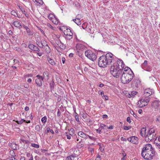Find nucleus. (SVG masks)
<instances>
[{
	"mask_svg": "<svg viewBox=\"0 0 160 160\" xmlns=\"http://www.w3.org/2000/svg\"><path fill=\"white\" fill-rule=\"evenodd\" d=\"M154 151L151 144H146L145 147L142 149V152H152Z\"/></svg>",
	"mask_w": 160,
	"mask_h": 160,
	"instance_id": "f8f14e48",
	"label": "nucleus"
},
{
	"mask_svg": "<svg viewBox=\"0 0 160 160\" xmlns=\"http://www.w3.org/2000/svg\"><path fill=\"white\" fill-rule=\"evenodd\" d=\"M138 92L136 91H133L131 92V96H134L137 94Z\"/></svg>",
	"mask_w": 160,
	"mask_h": 160,
	"instance_id": "58836bf2",
	"label": "nucleus"
},
{
	"mask_svg": "<svg viewBox=\"0 0 160 160\" xmlns=\"http://www.w3.org/2000/svg\"><path fill=\"white\" fill-rule=\"evenodd\" d=\"M40 2H38L40 4L42 5L43 4V2L42 0H40ZM37 2V1H36Z\"/></svg>",
	"mask_w": 160,
	"mask_h": 160,
	"instance_id": "13d9d810",
	"label": "nucleus"
},
{
	"mask_svg": "<svg viewBox=\"0 0 160 160\" xmlns=\"http://www.w3.org/2000/svg\"><path fill=\"white\" fill-rule=\"evenodd\" d=\"M47 59L49 63L52 66H54L56 65V63L54 61V60L51 58L50 57H47Z\"/></svg>",
	"mask_w": 160,
	"mask_h": 160,
	"instance_id": "aec40b11",
	"label": "nucleus"
},
{
	"mask_svg": "<svg viewBox=\"0 0 160 160\" xmlns=\"http://www.w3.org/2000/svg\"><path fill=\"white\" fill-rule=\"evenodd\" d=\"M43 78H46L48 80V73L47 71H45L43 74Z\"/></svg>",
	"mask_w": 160,
	"mask_h": 160,
	"instance_id": "c85d7f7f",
	"label": "nucleus"
},
{
	"mask_svg": "<svg viewBox=\"0 0 160 160\" xmlns=\"http://www.w3.org/2000/svg\"><path fill=\"white\" fill-rule=\"evenodd\" d=\"M40 127L39 125H37L36 126L35 129L36 130L39 131L40 130Z\"/></svg>",
	"mask_w": 160,
	"mask_h": 160,
	"instance_id": "a18cd8bd",
	"label": "nucleus"
},
{
	"mask_svg": "<svg viewBox=\"0 0 160 160\" xmlns=\"http://www.w3.org/2000/svg\"><path fill=\"white\" fill-rule=\"evenodd\" d=\"M26 157L28 158V160H33V156L30 153H27L26 154Z\"/></svg>",
	"mask_w": 160,
	"mask_h": 160,
	"instance_id": "cd10ccee",
	"label": "nucleus"
},
{
	"mask_svg": "<svg viewBox=\"0 0 160 160\" xmlns=\"http://www.w3.org/2000/svg\"><path fill=\"white\" fill-rule=\"evenodd\" d=\"M20 160H25V158L24 157H22L20 159Z\"/></svg>",
	"mask_w": 160,
	"mask_h": 160,
	"instance_id": "774afa93",
	"label": "nucleus"
},
{
	"mask_svg": "<svg viewBox=\"0 0 160 160\" xmlns=\"http://www.w3.org/2000/svg\"><path fill=\"white\" fill-rule=\"evenodd\" d=\"M31 146L34 148H39V145L34 143H32L31 144Z\"/></svg>",
	"mask_w": 160,
	"mask_h": 160,
	"instance_id": "c9c22d12",
	"label": "nucleus"
},
{
	"mask_svg": "<svg viewBox=\"0 0 160 160\" xmlns=\"http://www.w3.org/2000/svg\"><path fill=\"white\" fill-rule=\"evenodd\" d=\"M131 128V127H128L126 126H124L123 127V129L125 130H128L130 129Z\"/></svg>",
	"mask_w": 160,
	"mask_h": 160,
	"instance_id": "a19ab883",
	"label": "nucleus"
},
{
	"mask_svg": "<svg viewBox=\"0 0 160 160\" xmlns=\"http://www.w3.org/2000/svg\"><path fill=\"white\" fill-rule=\"evenodd\" d=\"M76 52L78 54L81 56L85 50L86 49V47L82 44L78 43L76 46Z\"/></svg>",
	"mask_w": 160,
	"mask_h": 160,
	"instance_id": "39448f33",
	"label": "nucleus"
},
{
	"mask_svg": "<svg viewBox=\"0 0 160 160\" xmlns=\"http://www.w3.org/2000/svg\"><path fill=\"white\" fill-rule=\"evenodd\" d=\"M114 61L113 55L111 53H108L105 55L102 56L98 58V65L100 67L104 68Z\"/></svg>",
	"mask_w": 160,
	"mask_h": 160,
	"instance_id": "f257e3e1",
	"label": "nucleus"
},
{
	"mask_svg": "<svg viewBox=\"0 0 160 160\" xmlns=\"http://www.w3.org/2000/svg\"><path fill=\"white\" fill-rule=\"evenodd\" d=\"M160 105V103L158 101H154L152 104V106L155 109H157Z\"/></svg>",
	"mask_w": 160,
	"mask_h": 160,
	"instance_id": "a211bd4d",
	"label": "nucleus"
},
{
	"mask_svg": "<svg viewBox=\"0 0 160 160\" xmlns=\"http://www.w3.org/2000/svg\"><path fill=\"white\" fill-rule=\"evenodd\" d=\"M23 28H24L26 30L28 36H32L33 34L32 32L31 31L30 29L28 27L25 25L23 26Z\"/></svg>",
	"mask_w": 160,
	"mask_h": 160,
	"instance_id": "6ab92c4d",
	"label": "nucleus"
},
{
	"mask_svg": "<svg viewBox=\"0 0 160 160\" xmlns=\"http://www.w3.org/2000/svg\"><path fill=\"white\" fill-rule=\"evenodd\" d=\"M156 120L158 122H160V116H157Z\"/></svg>",
	"mask_w": 160,
	"mask_h": 160,
	"instance_id": "4d7b16f0",
	"label": "nucleus"
},
{
	"mask_svg": "<svg viewBox=\"0 0 160 160\" xmlns=\"http://www.w3.org/2000/svg\"><path fill=\"white\" fill-rule=\"evenodd\" d=\"M11 14L12 15L14 16L15 17H18V18H19V17L18 16V14H17L16 11L14 10L12 11L11 12Z\"/></svg>",
	"mask_w": 160,
	"mask_h": 160,
	"instance_id": "473e14b6",
	"label": "nucleus"
},
{
	"mask_svg": "<svg viewBox=\"0 0 160 160\" xmlns=\"http://www.w3.org/2000/svg\"><path fill=\"white\" fill-rule=\"evenodd\" d=\"M113 127L112 126V125H111L108 128L109 129H113Z\"/></svg>",
	"mask_w": 160,
	"mask_h": 160,
	"instance_id": "338daca9",
	"label": "nucleus"
},
{
	"mask_svg": "<svg viewBox=\"0 0 160 160\" xmlns=\"http://www.w3.org/2000/svg\"><path fill=\"white\" fill-rule=\"evenodd\" d=\"M146 130L145 128H142L141 129L140 134L142 136L146 137V135L147 134L146 133Z\"/></svg>",
	"mask_w": 160,
	"mask_h": 160,
	"instance_id": "4be33fe9",
	"label": "nucleus"
},
{
	"mask_svg": "<svg viewBox=\"0 0 160 160\" xmlns=\"http://www.w3.org/2000/svg\"><path fill=\"white\" fill-rule=\"evenodd\" d=\"M14 49L18 51H21V49L20 48L18 47H16Z\"/></svg>",
	"mask_w": 160,
	"mask_h": 160,
	"instance_id": "864d4df0",
	"label": "nucleus"
},
{
	"mask_svg": "<svg viewBox=\"0 0 160 160\" xmlns=\"http://www.w3.org/2000/svg\"><path fill=\"white\" fill-rule=\"evenodd\" d=\"M45 51L48 53H49L51 52V49L48 45L45 47Z\"/></svg>",
	"mask_w": 160,
	"mask_h": 160,
	"instance_id": "2f4dec72",
	"label": "nucleus"
},
{
	"mask_svg": "<svg viewBox=\"0 0 160 160\" xmlns=\"http://www.w3.org/2000/svg\"><path fill=\"white\" fill-rule=\"evenodd\" d=\"M110 72L113 77L117 78L119 77L122 71L119 68L112 65L110 68Z\"/></svg>",
	"mask_w": 160,
	"mask_h": 160,
	"instance_id": "7ed1b4c3",
	"label": "nucleus"
},
{
	"mask_svg": "<svg viewBox=\"0 0 160 160\" xmlns=\"http://www.w3.org/2000/svg\"><path fill=\"white\" fill-rule=\"evenodd\" d=\"M62 63L64 64L65 63V59L64 58H62Z\"/></svg>",
	"mask_w": 160,
	"mask_h": 160,
	"instance_id": "052dcab7",
	"label": "nucleus"
},
{
	"mask_svg": "<svg viewBox=\"0 0 160 160\" xmlns=\"http://www.w3.org/2000/svg\"><path fill=\"white\" fill-rule=\"evenodd\" d=\"M98 144L99 146V149L101 152L103 151L104 150V148H103V146H102V145L101 143H98Z\"/></svg>",
	"mask_w": 160,
	"mask_h": 160,
	"instance_id": "4c0bfd02",
	"label": "nucleus"
},
{
	"mask_svg": "<svg viewBox=\"0 0 160 160\" xmlns=\"http://www.w3.org/2000/svg\"><path fill=\"white\" fill-rule=\"evenodd\" d=\"M32 81V80L31 78H29L27 80V82L29 83H31Z\"/></svg>",
	"mask_w": 160,
	"mask_h": 160,
	"instance_id": "69168bd1",
	"label": "nucleus"
},
{
	"mask_svg": "<svg viewBox=\"0 0 160 160\" xmlns=\"http://www.w3.org/2000/svg\"><path fill=\"white\" fill-rule=\"evenodd\" d=\"M24 87L26 88H28L29 87V85L27 83L24 84Z\"/></svg>",
	"mask_w": 160,
	"mask_h": 160,
	"instance_id": "6e6d98bb",
	"label": "nucleus"
},
{
	"mask_svg": "<svg viewBox=\"0 0 160 160\" xmlns=\"http://www.w3.org/2000/svg\"><path fill=\"white\" fill-rule=\"evenodd\" d=\"M47 117L46 116L42 117L41 119V121L43 123H45L47 121Z\"/></svg>",
	"mask_w": 160,
	"mask_h": 160,
	"instance_id": "f704fd0d",
	"label": "nucleus"
},
{
	"mask_svg": "<svg viewBox=\"0 0 160 160\" xmlns=\"http://www.w3.org/2000/svg\"><path fill=\"white\" fill-rule=\"evenodd\" d=\"M134 74L131 69L128 67H126L121 77V82L123 84L129 83L133 78Z\"/></svg>",
	"mask_w": 160,
	"mask_h": 160,
	"instance_id": "f03ea898",
	"label": "nucleus"
},
{
	"mask_svg": "<svg viewBox=\"0 0 160 160\" xmlns=\"http://www.w3.org/2000/svg\"><path fill=\"white\" fill-rule=\"evenodd\" d=\"M127 139L129 141L134 144H138L139 143L138 138L135 136H133L128 138Z\"/></svg>",
	"mask_w": 160,
	"mask_h": 160,
	"instance_id": "ddd939ff",
	"label": "nucleus"
},
{
	"mask_svg": "<svg viewBox=\"0 0 160 160\" xmlns=\"http://www.w3.org/2000/svg\"><path fill=\"white\" fill-rule=\"evenodd\" d=\"M106 126V125H105L101 123L100 124L99 128H100V129H101V130H102V129H104V127Z\"/></svg>",
	"mask_w": 160,
	"mask_h": 160,
	"instance_id": "ea45409f",
	"label": "nucleus"
},
{
	"mask_svg": "<svg viewBox=\"0 0 160 160\" xmlns=\"http://www.w3.org/2000/svg\"><path fill=\"white\" fill-rule=\"evenodd\" d=\"M51 132L52 134H53L54 133V131H53L52 129H50V128H47V132Z\"/></svg>",
	"mask_w": 160,
	"mask_h": 160,
	"instance_id": "79ce46f5",
	"label": "nucleus"
},
{
	"mask_svg": "<svg viewBox=\"0 0 160 160\" xmlns=\"http://www.w3.org/2000/svg\"><path fill=\"white\" fill-rule=\"evenodd\" d=\"M85 55L90 59L93 61L97 58L96 55L90 50L85 51L84 52Z\"/></svg>",
	"mask_w": 160,
	"mask_h": 160,
	"instance_id": "1a4fd4ad",
	"label": "nucleus"
},
{
	"mask_svg": "<svg viewBox=\"0 0 160 160\" xmlns=\"http://www.w3.org/2000/svg\"><path fill=\"white\" fill-rule=\"evenodd\" d=\"M73 35H65V37L66 39L68 40H70L72 38Z\"/></svg>",
	"mask_w": 160,
	"mask_h": 160,
	"instance_id": "c756f323",
	"label": "nucleus"
},
{
	"mask_svg": "<svg viewBox=\"0 0 160 160\" xmlns=\"http://www.w3.org/2000/svg\"><path fill=\"white\" fill-rule=\"evenodd\" d=\"M29 110V108L28 106H26L25 108V110L26 111H28Z\"/></svg>",
	"mask_w": 160,
	"mask_h": 160,
	"instance_id": "e2e57ef3",
	"label": "nucleus"
},
{
	"mask_svg": "<svg viewBox=\"0 0 160 160\" xmlns=\"http://www.w3.org/2000/svg\"><path fill=\"white\" fill-rule=\"evenodd\" d=\"M127 121L129 123H130L131 122V120L130 118L129 117H128L127 118Z\"/></svg>",
	"mask_w": 160,
	"mask_h": 160,
	"instance_id": "49530a36",
	"label": "nucleus"
},
{
	"mask_svg": "<svg viewBox=\"0 0 160 160\" xmlns=\"http://www.w3.org/2000/svg\"><path fill=\"white\" fill-rule=\"evenodd\" d=\"M47 26L48 27V29H49L50 30H56V28L53 27L52 26L50 23H48L47 24Z\"/></svg>",
	"mask_w": 160,
	"mask_h": 160,
	"instance_id": "a878e982",
	"label": "nucleus"
},
{
	"mask_svg": "<svg viewBox=\"0 0 160 160\" xmlns=\"http://www.w3.org/2000/svg\"><path fill=\"white\" fill-rule=\"evenodd\" d=\"M98 93L99 94H101L102 95V97H103L104 96V93L103 92H98Z\"/></svg>",
	"mask_w": 160,
	"mask_h": 160,
	"instance_id": "603ef678",
	"label": "nucleus"
},
{
	"mask_svg": "<svg viewBox=\"0 0 160 160\" xmlns=\"http://www.w3.org/2000/svg\"><path fill=\"white\" fill-rule=\"evenodd\" d=\"M156 138L155 130L153 128H151L148 131V133L145 138V140L146 142H149Z\"/></svg>",
	"mask_w": 160,
	"mask_h": 160,
	"instance_id": "20e7f679",
	"label": "nucleus"
},
{
	"mask_svg": "<svg viewBox=\"0 0 160 160\" xmlns=\"http://www.w3.org/2000/svg\"><path fill=\"white\" fill-rule=\"evenodd\" d=\"M112 63H113V64H112V65L115 67L116 66L118 68H119L121 69L122 71L123 69L124 70V64L122 60L118 59L117 61L116 62V60H115V61L113 62H112Z\"/></svg>",
	"mask_w": 160,
	"mask_h": 160,
	"instance_id": "6e6552de",
	"label": "nucleus"
},
{
	"mask_svg": "<svg viewBox=\"0 0 160 160\" xmlns=\"http://www.w3.org/2000/svg\"><path fill=\"white\" fill-rule=\"evenodd\" d=\"M155 151L152 152H142V156L145 159L151 160L152 159V157L154 156Z\"/></svg>",
	"mask_w": 160,
	"mask_h": 160,
	"instance_id": "423d86ee",
	"label": "nucleus"
},
{
	"mask_svg": "<svg viewBox=\"0 0 160 160\" xmlns=\"http://www.w3.org/2000/svg\"><path fill=\"white\" fill-rule=\"evenodd\" d=\"M61 114V112L59 110H58L57 112V115L58 116H60Z\"/></svg>",
	"mask_w": 160,
	"mask_h": 160,
	"instance_id": "0e129e2a",
	"label": "nucleus"
},
{
	"mask_svg": "<svg viewBox=\"0 0 160 160\" xmlns=\"http://www.w3.org/2000/svg\"><path fill=\"white\" fill-rule=\"evenodd\" d=\"M82 117L83 118L85 119L87 118L86 114L85 113H83L82 115Z\"/></svg>",
	"mask_w": 160,
	"mask_h": 160,
	"instance_id": "09e8293b",
	"label": "nucleus"
},
{
	"mask_svg": "<svg viewBox=\"0 0 160 160\" xmlns=\"http://www.w3.org/2000/svg\"><path fill=\"white\" fill-rule=\"evenodd\" d=\"M89 150L90 152L92 154L94 152V149L93 148H89Z\"/></svg>",
	"mask_w": 160,
	"mask_h": 160,
	"instance_id": "37998d69",
	"label": "nucleus"
},
{
	"mask_svg": "<svg viewBox=\"0 0 160 160\" xmlns=\"http://www.w3.org/2000/svg\"><path fill=\"white\" fill-rule=\"evenodd\" d=\"M14 26L17 28H20L22 27L21 23L17 21H14L13 22Z\"/></svg>",
	"mask_w": 160,
	"mask_h": 160,
	"instance_id": "5701e85b",
	"label": "nucleus"
},
{
	"mask_svg": "<svg viewBox=\"0 0 160 160\" xmlns=\"http://www.w3.org/2000/svg\"><path fill=\"white\" fill-rule=\"evenodd\" d=\"M73 21L78 25H79L81 24L80 19L78 18H76L75 19H73Z\"/></svg>",
	"mask_w": 160,
	"mask_h": 160,
	"instance_id": "393cba45",
	"label": "nucleus"
},
{
	"mask_svg": "<svg viewBox=\"0 0 160 160\" xmlns=\"http://www.w3.org/2000/svg\"><path fill=\"white\" fill-rule=\"evenodd\" d=\"M150 101V98L145 97L144 98H142L138 101V106L140 108H142L147 106Z\"/></svg>",
	"mask_w": 160,
	"mask_h": 160,
	"instance_id": "0eeeda50",
	"label": "nucleus"
},
{
	"mask_svg": "<svg viewBox=\"0 0 160 160\" xmlns=\"http://www.w3.org/2000/svg\"><path fill=\"white\" fill-rule=\"evenodd\" d=\"M101 129H100V128H99L98 129L96 130L97 132L98 133H101Z\"/></svg>",
	"mask_w": 160,
	"mask_h": 160,
	"instance_id": "de8ad7c7",
	"label": "nucleus"
},
{
	"mask_svg": "<svg viewBox=\"0 0 160 160\" xmlns=\"http://www.w3.org/2000/svg\"><path fill=\"white\" fill-rule=\"evenodd\" d=\"M75 118L77 122H79V119L78 117V116H75Z\"/></svg>",
	"mask_w": 160,
	"mask_h": 160,
	"instance_id": "5fc2aeb1",
	"label": "nucleus"
},
{
	"mask_svg": "<svg viewBox=\"0 0 160 160\" xmlns=\"http://www.w3.org/2000/svg\"><path fill=\"white\" fill-rule=\"evenodd\" d=\"M101 157L99 154H98L95 160H101Z\"/></svg>",
	"mask_w": 160,
	"mask_h": 160,
	"instance_id": "c03bdc74",
	"label": "nucleus"
},
{
	"mask_svg": "<svg viewBox=\"0 0 160 160\" xmlns=\"http://www.w3.org/2000/svg\"><path fill=\"white\" fill-rule=\"evenodd\" d=\"M13 62L15 64H16L18 62V60L14 59L13 60Z\"/></svg>",
	"mask_w": 160,
	"mask_h": 160,
	"instance_id": "bf43d9fd",
	"label": "nucleus"
},
{
	"mask_svg": "<svg viewBox=\"0 0 160 160\" xmlns=\"http://www.w3.org/2000/svg\"><path fill=\"white\" fill-rule=\"evenodd\" d=\"M74 158L72 156H69L66 158V160H73Z\"/></svg>",
	"mask_w": 160,
	"mask_h": 160,
	"instance_id": "e433bc0d",
	"label": "nucleus"
},
{
	"mask_svg": "<svg viewBox=\"0 0 160 160\" xmlns=\"http://www.w3.org/2000/svg\"><path fill=\"white\" fill-rule=\"evenodd\" d=\"M36 77L38 78L36 80V82L38 86L40 87L42 85L43 78L42 76L38 75H37Z\"/></svg>",
	"mask_w": 160,
	"mask_h": 160,
	"instance_id": "4468645a",
	"label": "nucleus"
},
{
	"mask_svg": "<svg viewBox=\"0 0 160 160\" xmlns=\"http://www.w3.org/2000/svg\"><path fill=\"white\" fill-rule=\"evenodd\" d=\"M37 44L38 46L42 48H43V47H46L48 46L47 42L44 40H42L41 42H37Z\"/></svg>",
	"mask_w": 160,
	"mask_h": 160,
	"instance_id": "dca6fc26",
	"label": "nucleus"
},
{
	"mask_svg": "<svg viewBox=\"0 0 160 160\" xmlns=\"http://www.w3.org/2000/svg\"><path fill=\"white\" fill-rule=\"evenodd\" d=\"M78 135L81 138H84L86 139L88 137L92 140H94V138L93 137V134L91 132H89V135H87L86 133H84L80 131L78 132Z\"/></svg>",
	"mask_w": 160,
	"mask_h": 160,
	"instance_id": "9d476101",
	"label": "nucleus"
},
{
	"mask_svg": "<svg viewBox=\"0 0 160 160\" xmlns=\"http://www.w3.org/2000/svg\"><path fill=\"white\" fill-rule=\"evenodd\" d=\"M28 48L30 49L36 51L37 52H39V49L36 46L33 45V44H30L28 45Z\"/></svg>",
	"mask_w": 160,
	"mask_h": 160,
	"instance_id": "f3484780",
	"label": "nucleus"
},
{
	"mask_svg": "<svg viewBox=\"0 0 160 160\" xmlns=\"http://www.w3.org/2000/svg\"><path fill=\"white\" fill-rule=\"evenodd\" d=\"M140 83V81L138 79H134L132 82V86L133 87H138V84Z\"/></svg>",
	"mask_w": 160,
	"mask_h": 160,
	"instance_id": "412c9836",
	"label": "nucleus"
},
{
	"mask_svg": "<svg viewBox=\"0 0 160 160\" xmlns=\"http://www.w3.org/2000/svg\"><path fill=\"white\" fill-rule=\"evenodd\" d=\"M148 66V62L146 60L144 61L142 65V68H146Z\"/></svg>",
	"mask_w": 160,
	"mask_h": 160,
	"instance_id": "7c9ffc66",
	"label": "nucleus"
},
{
	"mask_svg": "<svg viewBox=\"0 0 160 160\" xmlns=\"http://www.w3.org/2000/svg\"><path fill=\"white\" fill-rule=\"evenodd\" d=\"M152 93V89L150 88L146 89L144 92V96L145 97L149 98L150 96Z\"/></svg>",
	"mask_w": 160,
	"mask_h": 160,
	"instance_id": "2eb2a0df",
	"label": "nucleus"
},
{
	"mask_svg": "<svg viewBox=\"0 0 160 160\" xmlns=\"http://www.w3.org/2000/svg\"><path fill=\"white\" fill-rule=\"evenodd\" d=\"M64 33L65 35H73L70 29L68 28H66V30H64Z\"/></svg>",
	"mask_w": 160,
	"mask_h": 160,
	"instance_id": "b1692460",
	"label": "nucleus"
},
{
	"mask_svg": "<svg viewBox=\"0 0 160 160\" xmlns=\"http://www.w3.org/2000/svg\"><path fill=\"white\" fill-rule=\"evenodd\" d=\"M66 133L67 134L66 136H67V138L68 139H70L71 138L70 135H68L67 132Z\"/></svg>",
	"mask_w": 160,
	"mask_h": 160,
	"instance_id": "8fccbe9b",
	"label": "nucleus"
},
{
	"mask_svg": "<svg viewBox=\"0 0 160 160\" xmlns=\"http://www.w3.org/2000/svg\"><path fill=\"white\" fill-rule=\"evenodd\" d=\"M121 140L122 141H126L127 140L126 139L123 138V137H122L121 138Z\"/></svg>",
	"mask_w": 160,
	"mask_h": 160,
	"instance_id": "680f3d73",
	"label": "nucleus"
},
{
	"mask_svg": "<svg viewBox=\"0 0 160 160\" xmlns=\"http://www.w3.org/2000/svg\"><path fill=\"white\" fill-rule=\"evenodd\" d=\"M9 159L10 160H15V158L14 157H9Z\"/></svg>",
	"mask_w": 160,
	"mask_h": 160,
	"instance_id": "3c124183",
	"label": "nucleus"
},
{
	"mask_svg": "<svg viewBox=\"0 0 160 160\" xmlns=\"http://www.w3.org/2000/svg\"><path fill=\"white\" fill-rule=\"evenodd\" d=\"M25 120L23 119H22L20 121H15V122L18 124H22L23 122H25Z\"/></svg>",
	"mask_w": 160,
	"mask_h": 160,
	"instance_id": "72a5a7b5",
	"label": "nucleus"
},
{
	"mask_svg": "<svg viewBox=\"0 0 160 160\" xmlns=\"http://www.w3.org/2000/svg\"><path fill=\"white\" fill-rule=\"evenodd\" d=\"M48 18L55 24H58V20L53 14L50 13L48 16Z\"/></svg>",
	"mask_w": 160,
	"mask_h": 160,
	"instance_id": "9b49d317",
	"label": "nucleus"
},
{
	"mask_svg": "<svg viewBox=\"0 0 160 160\" xmlns=\"http://www.w3.org/2000/svg\"><path fill=\"white\" fill-rule=\"evenodd\" d=\"M154 142L156 143L157 146H160V138H156L154 141Z\"/></svg>",
	"mask_w": 160,
	"mask_h": 160,
	"instance_id": "bb28decb",
	"label": "nucleus"
}]
</instances>
